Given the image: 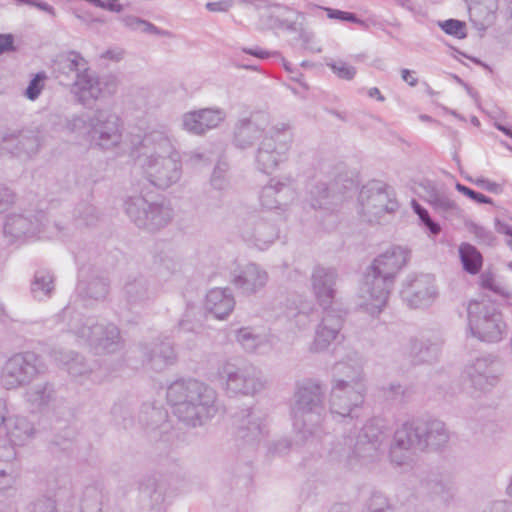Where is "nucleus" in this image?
<instances>
[{"label":"nucleus","mask_w":512,"mask_h":512,"mask_svg":"<svg viewBox=\"0 0 512 512\" xmlns=\"http://www.w3.org/2000/svg\"><path fill=\"white\" fill-rule=\"evenodd\" d=\"M360 212L368 222H377L386 213H394L398 202L394 190L382 181L373 180L359 193Z\"/></svg>","instance_id":"nucleus-12"},{"label":"nucleus","mask_w":512,"mask_h":512,"mask_svg":"<svg viewBox=\"0 0 512 512\" xmlns=\"http://www.w3.org/2000/svg\"><path fill=\"white\" fill-rule=\"evenodd\" d=\"M361 512H395V508L389 498L380 492H375L366 500Z\"/></svg>","instance_id":"nucleus-50"},{"label":"nucleus","mask_w":512,"mask_h":512,"mask_svg":"<svg viewBox=\"0 0 512 512\" xmlns=\"http://www.w3.org/2000/svg\"><path fill=\"white\" fill-rule=\"evenodd\" d=\"M294 141L293 128L288 122L272 124L260 139L254 154L255 168L270 175L287 160Z\"/></svg>","instance_id":"nucleus-6"},{"label":"nucleus","mask_w":512,"mask_h":512,"mask_svg":"<svg viewBox=\"0 0 512 512\" xmlns=\"http://www.w3.org/2000/svg\"><path fill=\"white\" fill-rule=\"evenodd\" d=\"M27 512H58L55 501L50 497H41L32 501Z\"/></svg>","instance_id":"nucleus-61"},{"label":"nucleus","mask_w":512,"mask_h":512,"mask_svg":"<svg viewBox=\"0 0 512 512\" xmlns=\"http://www.w3.org/2000/svg\"><path fill=\"white\" fill-rule=\"evenodd\" d=\"M67 326L79 342L87 345L95 354H111L120 351L124 342L119 328L113 323L99 322L94 317H84L70 305L56 316Z\"/></svg>","instance_id":"nucleus-4"},{"label":"nucleus","mask_w":512,"mask_h":512,"mask_svg":"<svg viewBox=\"0 0 512 512\" xmlns=\"http://www.w3.org/2000/svg\"><path fill=\"white\" fill-rule=\"evenodd\" d=\"M237 341L248 353H254L266 344V339L260 334L254 333L250 328H240L236 335Z\"/></svg>","instance_id":"nucleus-49"},{"label":"nucleus","mask_w":512,"mask_h":512,"mask_svg":"<svg viewBox=\"0 0 512 512\" xmlns=\"http://www.w3.org/2000/svg\"><path fill=\"white\" fill-rule=\"evenodd\" d=\"M54 277L47 270H37L30 284V292L35 300L50 298L54 291Z\"/></svg>","instance_id":"nucleus-46"},{"label":"nucleus","mask_w":512,"mask_h":512,"mask_svg":"<svg viewBox=\"0 0 512 512\" xmlns=\"http://www.w3.org/2000/svg\"><path fill=\"white\" fill-rule=\"evenodd\" d=\"M473 322L474 328L469 330L474 337L481 341L496 343L501 341L506 333V324L499 310L487 322L480 320L479 317Z\"/></svg>","instance_id":"nucleus-32"},{"label":"nucleus","mask_w":512,"mask_h":512,"mask_svg":"<svg viewBox=\"0 0 512 512\" xmlns=\"http://www.w3.org/2000/svg\"><path fill=\"white\" fill-rule=\"evenodd\" d=\"M182 126L186 131L196 134L202 135L204 134L202 121L199 118L198 110L187 112L182 116Z\"/></svg>","instance_id":"nucleus-59"},{"label":"nucleus","mask_w":512,"mask_h":512,"mask_svg":"<svg viewBox=\"0 0 512 512\" xmlns=\"http://www.w3.org/2000/svg\"><path fill=\"white\" fill-rule=\"evenodd\" d=\"M168 413L160 406H155L152 403H145L142 405L138 415L139 423L142 427L149 432L165 434L170 429V424L167 421Z\"/></svg>","instance_id":"nucleus-36"},{"label":"nucleus","mask_w":512,"mask_h":512,"mask_svg":"<svg viewBox=\"0 0 512 512\" xmlns=\"http://www.w3.org/2000/svg\"><path fill=\"white\" fill-rule=\"evenodd\" d=\"M268 280V272L254 262L240 264L230 273L231 284L245 296L255 295L264 289Z\"/></svg>","instance_id":"nucleus-19"},{"label":"nucleus","mask_w":512,"mask_h":512,"mask_svg":"<svg viewBox=\"0 0 512 512\" xmlns=\"http://www.w3.org/2000/svg\"><path fill=\"white\" fill-rule=\"evenodd\" d=\"M384 439L382 429L369 421L355 435L344 438L346 449L343 453L350 465H367L379 459Z\"/></svg>","instance_id":"nucleus-9"},{"label":"nucleus","mask_w":512,"mask_h":512,"mask_svg":"<svg viewBox=\"0 0 512 512\" xmlns=\"http://www.w3.org/2000/svg\"><path fill=\"white\" fill-rule=\"evenodd\" d=\"M0 430H4L9 442L16 446L24 445L34 434L33 424L23 416H3Z\"/></svg>","instance_id":"nucleus-33"},{"label":"nucleus","mask_w":512,"mask_h":512,"mask_svg":"<svg viewBox=\"0 0 512 512\" xmlns=\"http://www.w3.org/2000/svg\"><path fill=\"white\" fill-rule=\"evenodd\" d=\"M295 198L294 179L291 176L270 179L269 183L262 188L259 196L261 206L268 210H285Z\"/></svg>","instance_id":"nucleus-20"},{"label":"nucleus","mask_w":512,"mask_h":512,"mask_svg":"<svg viewBox=\"0 0 512 512\" xmlns=\"http://www.w3.org/2000/svg\"><path fill=\"white\" fill-rule=\"evenodd\" d=\"M342 377L334 380L329 398L331 415L343 420L358 417L354 414L364 402L363 373L360 367L338 363L335 367Z\"/></svg>","instance_id":"nucleus-5"},{"label":"nucleus","mask_w":512,"mask_h":512,"mask_svg":"<svg viewBox=\"0 0 512 512\" xmlns=\"http://www.w3.org/2000/svg\"><path fill=\"white\" fill-rule=\"evenodd\" d=\"M88 63L84 57L76 52L69 51L57 57L54 64V73L56 78L62 83V78L73 76L76 79L79 74L88 70Z\"/></svg>","instance_id":"nucleus-37"},{"label":"nucleus","mask_w":512,"mask_h":512,"mask_svg":"<svg viewBox=\"0 0 512 512\" xmlns=\"http://www.w3.org/2000/svg\"><path fill=\"white\" fill-rule=\"evenodd\" d=\"M439 26L446 34L454 36L458 39H464L467 36L466 24L463 21L448 19L439 22Z\"/></svg>","instance_id":"nucleus-57"},{"label":"nucleus","mask_w":512,"mask_h":512,"mask_svg":"<svg viewBox=\"0 0 512 512\" xmlns=\"http://www.w3.org/2000/svg\"><path fill=\"white\" fill-rule=\"evenodd\" d=\"M119 21L122 23V25L128 29L129 31L136 32V33H142V34H148V35H156L160 37H166V38H172L173 33L161 29L157 26H155L153 23H151L148 20H145L141 17L132 15V14H126L119 18Z\"/></svg>","instance_id":"nucleus-43"},{"label":"nucleus","mask_w":512,"mask_h":512,"mask_svg":"<svg viewBox=\"0 0 512 512\" xmlns=\"http://www.w3.org/2000/svg\"><path fill=\"white\" fill-rule=\"evenodd\" d=\"M8 154L19 158H30L39 149V138L34 132L10 133Z\"/></svg>","instance_id":"nucleus-39"},{"label":"nucleus","mask_w":512,"mask_h":512,"mask_svg":"<svg viewBox=\"0 0 512 512\" xmlns=\"http://www.w3.org/2000/svg\"><path fill=\"white\" fill-rule=\"evenodd\" d=\"M468 7L469 20L473 27L485 32L496 18L498 0H465Z\"/></svg>","instance_id":"nucleus-29"},{"label":"nucleus","mask_w":512,"mask_h":512,"mask_svg":"<svg viewBox=\"0 0 512 512\" xmlns=\"http://www.w3.org/2000/svg\"><path fill=\"white\" fill-rule=\"evenodd\" d=\"M235 230L246 244L259 250L267 249L280 235L278 225L269 214L259 211L238 214Z\"/></svg>","instance_id":"nucleus-8"},{"label":"nucleus","mask_w":512,"mask_h":512,"mask_svg":"<svg viewBox=\"0 0 512 512\" xmlns=\"http://www.w3.org/2000/svg\"><path fill=\"white\" fill-rule=\"evenodd\" d=\"M346 312L341 307L323 308V316L315 330L310 351L323 352L340 337Z\"/></svg>","instance_id":"nucleus-17"},{"label":"nucleus","mask_w":512,"mask_h":512,"mask_svg":"<svg viewBox=\"0 0 512 512\" xmlns=\"http://www.w3.org/2000/svg\"><path fill=\"white\" fill-rule=\"evenodd\" d=\"M124 296L130 305L144 304L156 296V289L142 274L130 275L123 287Z\"/></svg>","instance_id":"nucleus-31"},{"label":"nucleus","mask_w":512,"mask_h":512,"mask_svg":"<svg viewBox=\"0 0 512 512\" xmlns=\"http://www.w3.org/2000/svg\"><path fill=\"white\" fill-rule=\"evenodd\" d=\"M295 445L317 447L327 434L326 387L312 378L295 384L290 405Z\"/></svg>","instance_id":"nucleus-1"},{"label":"nucleus","mask_w":512,"mask_h":512,"mask_svg":"<svg viewBox=\"0 0 512 512\" xmlns=\"http://www.w3.org/2000/svg\"><path fill=\"white\" fill-rule=\"evenodd\" d=\"M338 274L334 268L316 266L312 272L311 282L314 295L323 308L340 307L335 303Z\"/></svg>","instance_id":"nucleus-22"},{"label":"nucleus","mask_w":512,"mask_h":512,"mask_svg":"<svg viewBox=\"0 0 512 512\" xmlns=\"http://www.w3.org/2000/svg\"><path fill=\"white\" fill-rule=\"evenodd\" d=\"M496 312L498 309L490 301H470L467 307L469 329L474 328L473 320H477L479 317L480 320L487 322Z\"/></svg>","instance_id":"nucleus-47"},{"label":"nucleus","mask_w":512,"mask_h":512,"mask_svg":"<svg viewBox=\"0 0 512 512\" xmlns=\"http://www.w3.org/2000/svg\"><path fill=\"white\" fill-rule=\"evenodd\" d=\"M233 425L238 439L255 445L266 436V425L251 408L243 409L233 416Z\"/></svg>","instance_id":"nucleus-23"},{"label":"nucleus","mask_w":512,"mask_h":512,"mask_svg":"<svg viewBox=\"0 0 512 512\" xmlns=\"http://www.w3.org/2000/svg\"><path fill=\"white\" fill-rule=\"evenodd\" d=\"M100 97L103 95H113L116 93L119 81L115 75L109 74L98 78Z\"/></svg>","instance_id":"nucleus-64"},{"label":"nucleus","mask_w":512,"mask_h":512,"mask_svg":"<svg viewBox=\"0 0 512 512\" xmlns=\"http://www.w3.org/2000/svg\"><path fill=\"white\" fill-rule=\"evenodd\" d=\"M110 291V281L95 269L82 270L76 287V293L86 306L102 302Z\"/></svg>","instance_id":"nucleus-21"},{"label":"nucleus","mask_w":512,"mask_h":512,"mask_svg":"<svg viewBox=\"0 0 512 512\" xmlns=\"http://www.w3.org/2000/svg\"><path fill=\"white\" fill-rule=\"evenodd\" d=\"M166 397L174 415L191 427L202 426L218 411L215 390L195 379L175 381Z\"/></svg>","instance_id":"nucleus-3"},{"label":"nucleus","mask_w":512,"mask_h":512,"mask_svg":"<svg viewBox=\"0 0 512 512\" xmlns=\"http://www.w3.org/2000/svg\"><path fill=\"white\" fill-rule=\"evenodd\" d=\"M228 164L226 162H218L214 167L211 176V185L217 190L227 188L229 182L227 179Z\"/></svg>","instance_id":"nucleus-58"},{"label":"nucleus","mask_w":512,"mask_h":512,"mask_svg":"<svg viewBox=\"0 0 512 512\" xmlns=\"http://www.w3.org/2000/svg\"><path fill=\"white\" fill-rule=\"evenodd\" d=\"M217 374L226 392L233 395L255 396L265 389L262 371L245 360H225L219 365Z\"/></svg>","instance_id":"nucleus-7"},{"label":"nucleus","mask_w":512,"mask_h":512,"mask_svg":"<svg viewBox=\"0 0 512 512\" xmlns=\"http://www.w3.org/2000/svg\"><path fill=\"white\" fill-rule=\"evenodd\" d=\"M410 250L393 246L376 257L367 267L360 295L363 305L371 314H379L386 306L394 280L410 259Z\"/></svg>","instance_id":"nucleus-2"},{"label":"nucleus","mask_w":512,"mask_h":512,"mask_svg":"<svg viewBox=\"0 0 512 512\" xmlns=\"http://www.w3.org/2000/svg\"><path fill=\"white\" fill-rule=\"evenodd\" d=\"M421 493L431 501L446 506L454 497L452 483L441 475L430 474L420 482Z\"/></svg>","instance_id":"nucleus-28"},{"label":"nucleus","mask_w":512,"mask_h":512,"mask_svg":"<svg viewBox=\"0 0 512 512\" xmlns=\"http://www.w3.org/2000/svg\"><path fill=\"white\" fill-rule=\"evenodd\" d=\"M47 75L44 71L38 72L29 82L24 95L27 99L35 101L40 96L45 86Z\"/></svg>","instance_id":"nucleus-56"},{"label":"nucleus","mask_w":512,"mask_h":512,"mask_svg":"<svg viewBox=\"0 0 512 512\" xmlns=\"http://www.w3.org/2000/svg\"><path fill=\"white\" fill-rule=\"evenodd\" d=\"M481 285L483 288L488 289L502 297L509 298L511 293L498 285L491 273H483L481 275Z\"/></svg>","instance_id":"nucleus-63"},{"label":"nucleus","mask_w":512,"mask_h":512,"mask_svg":"<svg viewBox=\"0 0 512 512\" xmlns=\"http://www.w3.org/2000/svg\"><path fill=\"white\" fill-rule=\"evenodd\" d=\"M107 500V492L102 484L87 486L81 499L82 512H103V506Z\"/></svg>","instance_id":"nucleus-45"},{"label":"nucleus","mask_w":512,"mask_h":512,"mask_svg":"<svg viewBox=\"0 0 512 512\" xmlns=\"http://www.w3.org/2000/svg\"><path fill=\"white\" fill-rule=\"evenodd\" d=\"M400 294L406 305L413 309L430 307L439 295L435 278L430 274H409Z\"/></svg>","instance_id":"nucleus-15"},{"label":"nucleus","mask_w":512,"mask_h":512,"mask_svg":"<svg viewBox=\"0 0 512 512\" xmlns=\"http://www.w3.org/2000/svg\"><path fill=\"white\" fill-rule=\"evenodd\" d=\"M56 397L53 384L49 382L38 383L25 392V398L31 406L42 410L48 407Z\"/></svg>","instance_id":"nucleus-44"},{"label":"nucleus","mask_w":512,"mask_h":512,"mask_svg":"<svg viewBox=\"0 0 512 512\" xmlns=\"http://www.w3.org/2000/svg\"><path fill=\"white\" fill-rule=\"evenodd\" d=\"M326 65L332 70V72L340 79L350 81L354 79L357 69L349 65L343 60H329L326 61Z\"/></svg>","instance_id":"nucleus-55"},{"label":"nucleus","mask_w":512,"mask_h":512,"mask_svg":"<svg viewBox=\"0 0 512 512\" xmlns=\"http://www.w3.org/2000/svg\"><path fill=\"white\" fill-rule=\"evenodd\" d=\"M260 123V114L251 113L248 117L240 118L233 128V145L241 150L251 148L265 133Z\"/></svg>","instance_id":"nucleus-26"},{"label":"nucleus","mask_w":512,"mask_h":512,"mask_svg":"<svg viewBox=\"0 0 512 512\" xmlns=\"http://www.w3.org/2000/svg\"><path fill=\"white\" fill-rule=\"evenodd\" d=\"M421 198L432 210L445 219L458 218L462 214L459 205L451 198L448 189L433 181L425 180L419 185Z\"/></svg>","instance_id":"nucleus-18"},{"label":"nucleus","mask_w":512,"mask_h":512,"mask_svg":"<svg viewBox=\"0 0 512 512\" xmlns=\"http://www.w3.org/2000/svg\"><path fill=\"white\" fill-rule=\"evenodd\" d=\"M143 364L150 370L160 372L176 363L177 354L168 340L154 342L151 345L141 344Z\"/></svg>","instance_id":"nucleus-24"},{"label":"nucleus","mask_w":512,"mask_h":512,"mask_svg":"<svg viewBox=\"0 0 512 512\" xmlns=\"http://www.w3.org/2000/svg\"><path fill=\"white\" fill-rule=\"evenodd\" d=\"M420 419L405 422L394 433L390 448L391 461L401 466L411 460L417 451L423 452Z\"/></svg>","instance_id":"nucleus-16"},{"label":"nucleus","mask_w":512,"mask_h":512,"mask_svg":"<svg viewBox=\"0 0 512 512\" xmlns=\"http://www.w3.org/2000/svg\"><path fill=\"white\" fill-rule=\"evenodd\" d=\"M130 220L139 228L156 231L166 226L173 217V209L165 202H149L142 195L130 196L124 204Z\"/></svg>","instance_id":"nucleus-11"},{"label":"nucleus","mask_w":512,"mask_h":512,"mask_svg":"<svg viewBox=\"0 0 512 512\" xmlns=\"http://www.w3.org/2000/svg\"><path fill=\"white\" fill-rule=\"evenodd\" d=\"M311 205L313 208H327L329 198L331 197L330 189L326 183L319 182L310 190Z\"/></svg>","instance_id":"nucleus-53"},{"label":"nucleus","mask_w":512,"mask_h":512,"mask_svg":"<svg viewBox=\"0 0 512 512\" xmlns=\"http://www.w3.org/2000/svg\"><path fill=\"white\" fill-rule=\"evenodd\" d=\"M148 181L159 189H167L177 183L182 175L179 154L148 155L142 164Z\"/></svg>","instance_id":"nucleus-14"},{"label":"nucleus","mask_w":512,"mask_h":512,"mask_svg":"<svg viewBox=\"0 0 512 512\" xmlns=\"http://www.w3.org/2000/svg\"><path fill=\"white\" fill-rule=\"evenodd\" d=\"M87 134L92 146L110 150L122 142L119 116L109 109H97L87 121Z\"/></svg>","instance_id":"nucleus-13"},{"label":"nucleus","mask_w":512,"mask_h":512,"mask_svg":"<svg viewBox=\"0 0 512 512\" xmlns=\"http://www.w3.org/2000/svg\"><path fill=\"white\" fill-rule=\"evenodd\" d=\"M438 348L437 342H432L430 339H410L405 348L404 353L408 354L410 363L413 365L430 361L436 354Z\"/></svg>","instance_id":"nucleus-40"},{"label":"nucleus","mask_w":512,"mask_h":512,"mask_svg":"<svg viewBox=\"0 0 512 512\" xmlns=\"http://www.w3.org/2000/svg\"><path fill=\"white\" fill-rule=\"evenodd\" d=\"M385 395L388 399L404 403L409 398V391L406 388H403L398 383H391L386 389H385Z\"/></svg>","instance_id":"nucleus-62"},{"label":"nucleus","mask_w":512,"mask_h":512,"mask_svg":"<svg viewBox=\"0 0 512 512\" xmlns=\"http://www.w3.org/2000/svg\"><path fill=\"white\" fill-rule=\"evenodd\" d=\"M423 451L427 449L438 450L444 447L449 440V433L445 424L438 419H420Z\"/></svg>","instance_id":"nucleus-35"},{"label":"nucleus","mask_w":512,"mask_h":512,"mask_svg":"<svg viewBox=\"0 0 512 512\" xmlns=\"http://www.w3.org/2000/svg\"><path fill=\"white\" fill-rule=\"evenodd\" d=\"M498 366V363L490 357L477 358L466 369L473 387L480 391L493 387L499 375Z\"/></svg>","instance_id":"nucleus-27"},{"label":"nucleus","mask_w":512,"mask_h":512,"mask_svg":"<svg viewBox=\"0 0 512 512\" xmlns=\"http://www.w3.org/2000/svg\"><path fill=\"white\" fill-rule=\"evenodd\" d=\"M44 218L42 211L10 214L4 223V234L13 239L33 236L40 231Z\"/></svg>","instance_id":"nucleus-25"},{"label":"nucleus","mask_w":512,"mask_h":512,"mask_svg":"<svg viewBox=\"0 0 512 512\" xmlns=\"http://www.w3.org/2000/svg\"><path fill=\"white\" fill-rule=\"evenodd\" d=\"M141 495L149 499V508L154 512H165L166 484L154 477H145L139 484Z\"/></svg>","instance_id":"nucleus-38"},{"label":"nucleus","mask_w":512,"mask_h":512,"mask_svg":"<svg viewBox=\"0 0 512 512\" xmlns=\"http://www.w3.org/2000/svg\"><path fill=\"white\" fill-rule=\"evenodd\" d=\"M412 207L414 212L418 215L421 223L425 226V228L430 232L431 235L436 236L441 232V227L439 223L435 222L427 209L421 206L415 200L412 201Z\"/></svg>","instance_id":"nucleus-54"},{"label":"nucleus","mask_w":512,"mask_h":512,"mask_svg":"<svg viewBox=\"0 0 512 512\" xmlns=\"http://www.w3.org/2000/svg\"><path fill=\"white\" fill-rule=\"evenodd\" d=\"M99 178V171L92 164H84L77 170V183L79 184L96 183Z\"/></svg>","instance_id":"nucleus-60"},{"label":"nucleus","mask_w":512,"mask_h":512,"mask_svg":"<svg viewBox=\"0 0 512 512\" xmlns=\"http://www.w3.org/2000/svg\"><path fill=\"white\" fill-rule=\"evenodd\" d=\"M43 373L41 358L33 351L12 354L0 370V383L6 390H16L30 385Z\"/></svg>","instance_id":"nucleus-10"},{"label":"nucleus","mask_w":512,"mask_h":512,"mask_svg":"<svg viewBox=\"0 0 512 512\" xmlns=\"http://www.w3.org/2000/svg\"><path fill=\"white\" fill-rule=\"evenodd\" d=\"M140 145L145 149H151L154 156L179 154L165 131L153 130L144 135Z\"/></svg>","instance_id":"nucleus-41"},{"label":"nucleus","mask_w":512,"mask_h":512,"mask_svg":"<svg viewBox=\"0 0 512 512\" xmlns=\"http://www.w3.org/2000/svg\"><path fill=\"white\" fill-rule=\"evenodd\" d=\"M199 118L202 121L204 133L207 130L216 128L226 118V113L219 108H204L198 110Z\"/></svg>","instance_id":"nucleus-52"},{"label":"nucleus","mask_w":512,"mask_h":512,"mask_svg":"<svg viewBox=\"0 0 512 512\" xmlns=\"http://www.w3.org/2000/svg\"><path fill=\"white\" fill-rule=\"evenodd\" d=\"M74 218L80 226L94 225L98 220L96 208L88 202H80L74 209Z\"/></svg>","instance_id":"nucleus-51"},{"label":"nucleus","mask_w":512,"mask_h":512,"mask_svg":"<svg viewBox=\"0 0 512 512\" xmlns=\"http://www.w3.org/2000/svg\"><path fill=\"white\" fill-rule=\"evenodd\" d=\"M55 358L67 370V372L74 378L87 376L92 372V366L86 359L73 351H59L56 352Z\"/></svg>","instance_id":"nucleus-42"},{"label":"nucleus","mask_w":512,"mask_h":512,"mask_svg":"<svg viewBox=\"0 0 512 512\" xmlns=\"http://www.w3.org/2000/svg\"><path fill=\"white\" fill-rule=\"evenodd\" d=\"M234 307L235 299L230 288H213L206 294L205 308L218 319H225Z\"/></svg>","instance_id":"nucleus-34"},{"label":"nucleus","mask_w":512,"mask_h":512,"mask_svg":"<svg viewBox=\"0 0 512 512\" xmlns=\"http://www.w3.org/2000/svg\"><path fill=\"white\" fill-rule=\"evenodd\" d=\"M459 255L461 263L466 272L470 274H477L483 263L481 253L477 248L469 243H463L459 247Z\"/></svg>","instance_id":"nucleus-48"},{"label":"nucleus","mask_w":512,"mask_h":512,"mask_svg":"<svg viewBox=\"0 0 512 512\" xmlns=\"http://www.w3.org/2000/svg\"><path fill=\"white\" fill-rule=\"evenodd\" d=\"M71 93L76 101L83 106H89L100 98L98 77L88 67V70L79 74L71 85Z\"/></svg>","instance_id":"nucleus-30"}]
</instances>
